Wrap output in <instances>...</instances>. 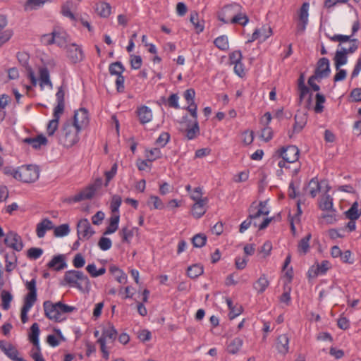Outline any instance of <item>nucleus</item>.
<instances>
[{
  "mask_svg": "<svg viewBox=\"0 0 361 361\" xmlns=\"http://www.w3.org/2000/svg\"><path fill=\"white\" fill-rule=\"evenodd\" d=\"M45 316L50 320L56 322H60L65 319L63 317V314L70 313L76 310L73 306H70L63 303L62 302H57L53 303L50 300H46L43 303Z\"/></svg>",
  "mask_w": 361,
  "mask_h": 361,
  "instance_id": "obj_1",
  "label": "nucleus"
},
{
  "mask_svg": "<svg viewBox=\"0 0 361 361\" xmlns=\"http://www.w3.org/2000/svg\"><path fill=\"white\" fill-rule=\"evenodd\" d=\"M63 281L71 287H75L80 290L89 291L90 281L82 271L78 270H68L64 274Z\"/></svg>",
  "mask_w": 361,
  "mask_h": 361,
  "instance_id": "obj_2",
  "label": "nucleus"
},
{
  "mask_svg": "<svg viewBox=\"0 0 361 361\" xmlns=\"http://www.w3.org/2000/svg\"><path fill=\"white\" fill-rule=\"evenodd\" d=\"M80 131V130H78L71 121H67L59 132V142L66 147L73 146L79 140L78 133Z\"/></svg>",
  "mask_w": 361,
  "mask_h": 361,
  "instance_id": "obj_3",
  "label": "nucleus"
},
{
  "mask_svg": "<svg viewBox=\"0 0 361 361\" xmlns=\"http://www.w3.org/2000/svg\"><path fill=\"white\" fill-rule=\"evenodd\" d=\"M15 178L24 183H32L37 180L39 176V169L36 166H21L17 169Z\"/></svg>",
  "mask_w": 361,
  "mask_h": 361,
  "instance_id": "obj_4",
  "label": "nucleus"
},
{
  "mask_svg": "<svg viewBox=\"0 0 361 361\" xmlns=\"http://www.w3.org/2000/svg\"><path fill=\"white\" fill-rule=\"evenodd\" d=\"M180 124V130L185 132V136L188 140H193L200 135V127L197 121L192 122L185 116L182 118Z\"/></svg>",
  "mask_w": 361,
  "mask_h": 361,
  "instance_id": "obj_5",
  "label": "nucleus"
},
{
  "mask_svg": "<svg viewBox=\"0 0 361 361\" xmlns=\"http://www.w3.org/2000/svg\"><path fill=\"white\" fill-rule=\"evenodd\" d=\"M254 204L255 202H253L249 208V217H250V219L254 221V226L258 227L259 230H263L269 226L272 220V218H265L261 224H258L256 221V219L262 215H268L269 211V209H257V207L255 206Z\"/></svg>",
  "mask_w": 361,
  "mask_h": 361,
  "instance_id": "obj_6",
  "label": "nucleus"
},
{
  "mask_svg": "<svg viewBox=\"0 0 361 361\" xmlns=\"http://www.w3.org/2000/svg\"><path fill=\"white\" fill-rule=\"evenodd\" d=\"M4 244L7 247L12 248L13 250L17 252L21 251L24 247L21 236L13 231H11L6 234Z\"/></svg>",
  "mask_w": 361,
  "mask_h": 361,
  "instance_id": "obj_7",
  "label": "nucleus"
},
{
  "mask_svg": "<svg viewBox=\"0 0 361 361\" xmlns=\"http://www.w3.org/2000/svg\"><path fill=\"white\" fill-rule=\"evenodd\" d=\"M279 157H282L287 163H294L299 158L300 150L295 145L282 147L278 151Z\"/></svg>",
  "mask_w": 361,
  "mask_h": 361,
  "instance_id": "obj_8",
  "label": "nucleus"
},
{
  "mask_svg": "<svg viewBox=\"0 0 361 361\" xmlns=\"http://www.w3.org/2000/svg\"><path fill=\"white\" fill-rule=\"evenodd\" d=\"M73 126L77 128L78 130H82L85 128L89 123L88 111L85 108H80L75 111L73 116V122L71 123Z\"/></svg>",
  "mask_w": 361,
  "mask_h": 361,
  "instance_id": "obj_9",
  "label": "nucleus"
},
{
  "mask_svg": "<svg viewBox=\"0 0 361 361\" xmlns=\"http://www.w3.org/2000/svg\"><path fill=\"white\" fill-rule=\"evenodd\" d=\"M94 231L87 219L80 220L77 224V234L79 239L90 238Z\"/></svg>",
  "mask_w": 361,
  "mask_h": 361,
  "instance_id": "obj_10",
  "label": "nucleus"
},
{
  "mask_svg": "<svg viewBox=\"0 0 361 361\" xmlns=\"http://www.w3.org/2000/svg\"><path fill=\"white\" fill-rule=\"evenodd\" d=\"M0 349L13 361H26L23 357H19L18 356V350L10 343H6L4 341H0Z\"/></svg>",
  "mask_w": 361,
  "mask_h": 361,
  "instance_id": "obj_11",
  "label": "nucleus"
},
{
  "mask_svg": "<svg viewBox=\"0 0 361 361\" xmlns=\"http://www.w3.org/2000/svg\"><path fill=\"white\" fill-rule=\"evenodd\" d=\"M241 9L242 6L238 4L235 3L227 5L222 9V12L219 15V19L224 23H228L230 22V20L228 19V17L231 16L232 18L238 11H240Z\"/></svg>",
  "mask_w": 361,
  "mask_h": 361,
  "instance_id": "obj_12",
  "label": "nucleus"
},
{
  "mask_svg": "<svg viewBox=\"0 0 361 361\" xmlns=\"http://www.w3.org/2000/svg\"><path fill=\"white\" fill-rule=\"evenodd\" d=\"M331 73L329 60L323 57L319 59L317 63V68L314 71V75L319 76V79L329 77Z\"/></svg>",
  "mask_w": 361,
  "mask_h": 361,
  "instance_id": "obj_13",
  "label": "nucleus"
},
{
  "mask_svg": "<svg viewBox=\"0 0 361 361\" xmlns=\"http://www.w3.org/2000/svg\"><path fill=\"white\" fill-rule=\"evenodd\" d=\"M66 49L68 57L73 63H78L84 59V54L82 49L76 44H71Z\"/></svg>",
  "mask_w": 361,
  "mask_h": 361,
  "instance_id": "obj_14",
  "label": "nucleus"
},
{
  "mask_svg": "<svg viewBox=\"0 0 361 361\" xmlns=\"http://www.w3.org/2000/svg\"><path fill=\"white\" fill-rule=\"evenodd\" d=\"M101 185V180H99L97 183H94L89 185L83 190L80 191L78 194L75 195V201H82L84 200H90L92 199L97 190L99 188Z\"/></svg>",
  "mask_w": 361,
  "mask_h": 361,
  "instance_id": "obj_15",
  "label": "nucleus"
},
{
  "mask_svg": "<svg viewBox=\"0 0 361 361\" xmlns=\"http://www.w3.org/2000/svg\"><path fill=\"white\" fill-rule=\"evenodd\" d=\"M295 123L293 125V130L288 133L289 137H291L293 134L300 133L305 126L307 121V116L305 113L297 114L295 117Z\"/></svg>",
  "mask_w": 361,
  "mask_h": 361,
  "instance_id": "obj_16",
  "label": "nucleus"
},
{
  "mask_svg": "<svg viewBox=\"0 0 361 361\" xmlns=\"http://www.w3.org/2000/svg\"><path fill=\"white\" fill-rule=\"evenodd\" d=\"M22 142L25 144H27L32 146L35 149H40L42 146L47 145L48 140L43 135H39L35 137H26L24 138Z\"/></svg>",
  "mask_w": 361,
  "mask_h": 361,
  "instance_id": "obj_17",
  "label": "nucleus"
},
{
  "mask_svg": "<svg viewBox=\"0 0 361 361\" xmlns=\"http://www.w3.org/2000/svg\"><path fill=\"white\" fill-rule=\"evenodd\" d=\"M289 338L287 334H281L278 336L276 341V348L279 353L286 355L289 349Z\"/></svg>",
  "mask_w": 361,
  "mask_h": 361,
  "instance_id": "obj_18",
  "label": "nucleus"
},
{
  "mask_svg": "<svg viewBox=\"0 0 361 361\" xmlns=\"http://www.w3.org/2000/svg\"><path fill=\"white\" fill-rule=\"evenodd\" d=\"M54 226L51 220L44 219L37 224L36 233L39 238H42L45 235L47 231L54 229Z\"/></svg>",
  "mask_w": 361,
  "mask_h": 361,
  "instance_id": "obj_19",
  "label": "nucleus"
},
{
  "mask_svg": "<svg viewBox=\"0 0 361 361\" xmlns=\"http://www.w3.org/2000/svg\"><path fill=\"white\" fill-rule=\"evenodd\" d=\"M137 114L142 124L149 123L152 119V110L147 106H142L137 108Z\"/></svg>",
  "mask_w": 361,
  "mask_h": 361,
  "instance_id": "obj_20",
  "label": "nucleus"
},
{
  "mask_svg": "<svg viewBox=\"0 0 361 361\" xmlns=\"http://www.w3.org/2000/svg\"><path fill=\"white\" fill-rule=\"evenodd\" d=\"M47 267L56 271H60L67 267L65 261V257L63 255L54 256L52 259L47 264Z\"/></svg>",
  "mask_w": 361,
  "mask_h": 361,
  "instance_id": "obj_21",
  "label": "nucleus"
},
{
  "mask_svg": "<svg viewBox=\"0 0 361 361\" xmlns=\"http://www.w3.org/2000/svg\"><path fill=\"white\" fill-rule=\"evenodd\" d=\"M26 288L29 293L26 295L24 301L35 303L37 300L36 280L33 279L30 281H27L26 283Z\"/></svg>",
  "mask_w": 361,
  "mask_h": 361,
  "instance_id": "obj_22",
  "label": "nucleus"
},
{
  "mask_svg": "<svg viewBox=\"0 0 361 361\" xmlns=\"http://www.w3.org/2000/svg\"><path fill=\"white\" fill-rule=\"evenodd\" d=\"M207 203V198L195 202L192 208V214L197 219L200 218L206 212L205 205Z\"/></svg>",
  "mask_w": 361,
  "mask_h": 361,
  "instance_id": "obj_23",
  "label": "nucleus"
},
{
  "mask_svg": "<svg viewBox=\"0 0 361 361\" xmlns=\"http://www.w3.org/2000/svg\"><path fill=\"white\" fill-rule=\"evenodd\" d=\"M39 327L37 323H34L30 327V334H29V339L30 342L36 347V349L39 350Z\"/></svg>",
  "mask_w": 361,
  "mask_h": 361,
  "instance_id": "obj_24",
  "label": "nucleus"
},
{
  "mask_svg": "<svg viewBox=\"0 0 361 361\" xmlns=\"http://www.w3.org/2000/svg\"><path fill=\"white\" fill-rule=\"evenodd\" d=\"M345 216L349 220H357L361 216V209H358L357 202H355L351 207L345 212Z\"/></svg>",
  "mask_w": 361,
  "mask_h": 361,
  "instance_id": "obj_25",
  "label": "nucleus"
},
{
  "mask_svg": "<svg viewBox=\"0 0 361 361\" xmlns=\"http://www.w3.org/2000/svg\"><path fill=\"white\" fill-rule=\"evenodd\" d=\"M243 344V341L239 337L232 339L227 345V351L230 354H236L239 352Z\"/></svg>",
  "mask_w": 361,
  "mask_h": 361,
  "instance_id": "obj_26",
  "label": "nucleus"
},
{
  "mask_svg": "<svg viewBox=\"0 0 361 361\" xmlns=\"http://www.w3.org/2000/svg\"><path fill=\"white\" fill-rule=\"evenodd\" d=\"M39 85L42 88L45 85L52 89L53 85L49 78V71L47 68H41L39 69Z\"/></svg>",
  "mask_w": 361,
  "mask_h": 361,
  "instance_id": "obj_27",
  "label": "nucleus"
},
{
  "mask_svg": "<svg viewBox=\"0 0 361 361\" xmlns=\"http://www.w3.org/2000/svg\"><path fill=\"white\" fill-rule=\"evenodd\" d=\"M334 64L336 70H339L341 66L346 64L348 56L345 50H337L334 56Z\"/></svg>",
  "mask_w": 361,
  "mask_h": 361,
  "instance_id": "obj_28",
  "label": "nucleus"
},
{
  "mask_svg": "<svg viewBox=\"0 0 361 361\" xmlns=\"http://www.w3.org/2000/svg\"><path fill=\"white\" fill-rule=\"evenodd\" d=\"M111 7L109 3L100 2L96 4V12L102 18H107L111 14Z\"/></svg>",
  "mask_w": 361,
  "mask_h": 361,
  "instance_id": "obj_29",
  "label": "nucleus"
},
{
  "mask_svg": "<svg viewBox=\"0 0 361 361\" xmlns=\"http://www.w3.org/2000/svg\"><path fill=\"white\" fill-rule=\"evenodd\" d=\"M319 207L325 212L334 209L333 207V198L328 194L324 195L320 199Z\"/></svg>",
  "mask_w": 361,
  "mask_h": 361,
  "instance_id": "obj_30",
  "label": "nucleus"
},
{
  "mask_svg": "<svg viewBox=\"0 0 361 361\" xmlns=\"http://www.w3.org/2000/svg\"><path fill=\"white\" fill-rule=\"evenodd\" d=\"M120 216L118 214L111 216L109 219V225L104 231V235H109L116 232L118 227Z\"/></svg>",
  "mask_w": 361,
  "mask_h": 361,
  "instance_id": "obj_31",
  "label": "nucleus"
},
{
  "mask_svg": "<svg viewBox=\"0 0 361 361\" xmlns=\"http://www.w3.org/2000/svg\"><path fill=\"white\" fill-rule=\"evenodd\" d=\"M53 34L55 38L54 44H56L60 47H66L67 45V37L68 35L65 32H56L53 31Z\"/></svg>",
  "mask_w": 361,
  "mask_h": 361,
  "instance_id": "obj_32",
  "label": "nucleus"
},
{
  "mask_svg": "<svg viewBox=\"0 0 361 361\" xmlns=\"http://www.w3.org/2000/svg\"><path fill=\"white\" fill-rule=\"evenodd\" d=\"M312 235L308 233L305 237L302 238L298 243V250L299 252L305 255L310 249V240Z\"/></svg>",
  "mask_w": 361,
  "mask_h": 361,
  "instance_id": "obj_33",
  "label": "nucleus"
},
{
  "mask_svg": "<svg viewBox=\"0 0 361 361\" xmlns=\"http://www.w3.org/2000/svg\"><path fill=\"white\" fill-rule=\"evenodd\" d=\"M269 281L264 274L262 275L254 285V288L259 293H263L268 287Z\"/></svg>",
  "mask_w": 361,
  "mask_h": 361,
  "instance_id": "obj_34",
  "label": "nucleus"
},
{
  "mask_svg": "<svg viewBox=\"0 0 361 361\" xmlns=\"http://www.w3.org/2000/svg\"><path fill=\"white\" fill-rule=\"evenodd\" d=\"M307 188L310 189V195L314 198L317 196L318 192L320 191L321 186L317 178H313L310 180L308 183Z\"/></svg>",
  "mask_w": 361,
  "mask_h": 361,
  "instance_id": "obj_35",
  "label": "nucleus"
},
{
  "mask_svg": "<svg viewBox=\"0 0 361 361\" xmlns=\"http://www.w3.org/2000/svg\"><path fill=\"white\" fill-rule=\"evenodd\" d=\"M249 21L247 16L245 13H242L241 11L235 13L231 19L230 23L233 24L238 23L243 26H245Z\"/></svg>",
  "mask_w": 361,
  "mask_h": 361,
  "instance_id": "obj_36",
  "label": "nucleus"
},
{
  "mask_svg": "<svg viewBox=\"0 0 361 361\" xmlns=\"http://www.w3.org/2000/svg\"><path fill=\"white\" fill-rule=\"evenodd\" d=\"M190 21L193 25L197 33L202 32L204 30V25L199 21L198 13L196 11L190 13Z\"/></svg>",
  "mask_w": 361,
  "mask_h": 361,
  "instance_id": "obj_37",
  "label": "nucleus"
},
{
  "mask_svg": "<svg viewBox=\"0 0 361 361\" xmlns=\"http://www.w3.org/2000/svg\"><path fill=\"white\" fill-rule=\"evenodd\" d=\"M117 336V331L114 326H109L108 328L104 329L102 331V335L99 338H103L106 343V339L108 338L114 341Z\"/></svg>",
  "mask_w": 361,
  "mask_h": 361,
  "instance_id": "obj_38",
  "label": "nucleus"
},
{
  "mask_svg": "<svg viewBox=\"0 0 361 361\" xmlns=\"http://www.w3.org/2000/svg\"><path fill=\"white\" fill-rule=\"evenodd\" d=\"M147 204L151 209H162L164 207L161 200L158 196L155 195H151Z\"/></svg>",
  "mask_w": 361,
  "mask_h": 361,
  "instance_id": "obj_39",
  "label": "nucleus"
},
{
  "mask_svg": "<svg viewBox=\"0 0 361 361\" xmlns=\"http://www.w3.org/2000/svg\"><path fill=\"white\" fill-rule=\"evenodd\" d=\"M203 274V267L200 264H193L188 268V276L195 279Z\"/></svg>",
  "mask_w": 361,
  "mask_h": 361,
  "instance_id": "obj_40",
  "label": "nucleus"
},
{
  "mask_svg": "<svg viewBox=\"0 0 361 361\" xmlns=\"http://www.w3.org/2000/svg\"><path fill=\"white\" fill-rule=\"evenodd\" d=\"M109 71L111 75L118 76L122 75L125 68L121 62L116 61L110 64Z\"/></svg>",
  "mask_w": 361,
  "mask_h": 361,
  "instance_id": "obj_41",
  "label": "nucleus"
},
{
  "mask_svg": "<svg viewBox=\"0 0 361 361\" xmlns=\"http://www.w3.org/2000/svg\"><path fill=\"white\" fill-rule=\"evenodd\" d=\"M1 298L2 302V308L5 310H8L11 306L10 303L13 300L12 295L6 290H3L1 293Z\"/></svg>",
  "mask_w": 361,
  "mask_h": 361,
  "instance_id": "obj_42",
  "label": "nucleus"
},
{
  "mask_svg": "<svg viewBox=\"0 0 361 361\" xmlns=\"http://www.w3.org/2000/svg\"><path fill=\"white\" fill-rule=\"evenodd\" d=\"M54 228V234L56 237H63L67 235L70 232V228L68 224H61L59 226H56Z\"/></svg>",
  "mask_w": 361,
  "mask_h": 361,
  "instance_id": "obj_43",
  "label": "nucleus"
},
{
  "mask_svg": "<svg viewBox=\"0 0 361 361\" xmlns=\"http://www.w3.org/2000/svg\"><path fill=\"white\" fill-rule=\"evenodd\" d=\"M207 242V236L204 234L198 233L196 234L192 238V243L193 246L195 247H203Z\"/></svg>",
  "mask_w": 361,
  "mask_h": 361,
  "instance_id": "obj_44",
  "label": "nucleus"
},
{
  "mask_svg": "<svg viewBox=\"0 0 361 361\" xmlns=\"http://www.w3.org/2000/svg\"><path fill=\"white\" fill-rule=\"evenodd\" d=\"M35 303L24 301V304L21 308L20 317L23 324L26 323L28 320L27 312L31 309Z\"/></svg>",
  "mask_w": 361,
  "mask_h": 361,
  "instance_id": "obj_45",
  "label": "nucleus"
},
{
  "mask_svg": "<svg viewBox=\"0 0 361 361\" xmlns=\"http://www.w3.org/2000/svg\"><path fill=\"white\" fill-rule=\"evenodd\" d=\"M214 43L216 47L221 50H226L228 48V37L225 35L216 38Z\"/></svg>",
  "mask_w": 361,
  "mask_h": 361,
  "instance_id": "obj_46",
  "label": "nucleus"
},
{
  "mask_svg": "<svg viewBox=\"0 0 361 361\" xmlns=\"http://www.w3.org/2000/svg\"><path fill=\"white\" fill-rule=\"evenodd\" d=\"M326 99L323 94L317 93L316 94V105L314 106V111L317 114L322 113L324 111L323 104L325 102Z\"/></svg>",
  "mask_w": 361,
  "mask_h": 361,
  "instance_id": "obj_47",
  "label": "nucleus"
},
{
  "mask_svg": "<svg viewBox=\"0 0 361 361\" xmlns=\"http://www.w3.org/2000/svg\"><path fill=\"white\" fill-rule=\"evenodd\" d=\"M310 4L307 2H305L302 4L300 11H299V20L300 21L308 22V10H309Z\"/></svg>",
  "mask_w": 361,
  "mask_h": 361,
  "instance_id": "obj_48",
  "label": "nucleus"
},
{
  "mask_svg": "<svg viewBox=\"0 0 361 361\" xmlns=\"http://www.w3.org/2000/svg\"><path fill=\"white\" fill-rule=\"evenodd\" d=\"M122 199L121 196L115 195L112 197L110 208L113 213L118 212L119 207L121 204Z\"/></svg>",
  "mask_w": 361,
  "mask_h": 361,
  "instance_id": "obj_49",
  "label": "nucleus"
},
{
  "mask_svg": "<svg viewBox=\"0 0 361 361\" xmlns=\"http://www.w3.org/2000/svg\"><path fill=\"white\" fill-rule=\"evenodd\" d=\"M43 254V250L39 247H31L27 250V257L37 259Z\"/></svg>",
  "mask_w": 361,
  "mask_h": 361,
  "instance_id": "obj_50",
  "label": "nucleus"
},
{
  "mask_svg": "<svg viewBox=\"0 0 361 361\" xmlns=\"http://www.w3.org/2000/svg\"><path fill=\"white\" fill-rule=\"evenodd\" d=\"M121 235L123 242L129 243L130 240L133 238L134 233L133 229H129L128 227H124L121 229Z\"/></svg>",
  "mask_w": 361,
  "mask_h": 361,
  "instance_id": "obj_51",
  "label": "nucleus"
},
{
  "mask_svg": "<svg viewBox=\"0 0 361 361\" xmlns=\"http://www.w3.org/2000/svg\"><path fill=\"white\" fill-rule=\"evenodd\" d=\"M111 240L109 238L102 237L98 242V246L104 251L109 250L111 247Z\"/></svg>",
  "mask_w": 361,
  "mask_h": 361,
  "instance_id": "obj_52",
  "label": "nucleus"
},
{
  "mask_svg": "<svg viewBox=\"0 0 361 361\" xmlns=\"http://www.w3.org/2000/svg\"><path fill=\"white\" fill-rule=\"evenodd\" d=\"M59 119L58 118H54L49 122L47 129L49 136L53 135L57 130L59 126Z\"/></svg>",
  "mask_w": 361,
  "mask_h": 361,
  "instance_id": "obj_53",
  "label": "nucleus"
},
{
  "mask_svg": "<svg viewBox=\"0 0 361 361\" xmlns=\"http://www.w3.org/2000/svg\"><path fill=\"white\" fill-rule=\"evenodd\" d=\"M327 37L333 42H345L348 41L357 42L356 39H350V36L343 35H334V36L327 35Z\"/></svg>",
  "mask_w": 361,
  "mask_h": 361,
  "instance_id": "obj_54",
  "label": "nucleus"
},
{
  "mask_svg": "<svg viewBox=\"0 0 361 361\" xmlns=\"http://www.w3.org/2000/svg\"><path fill=\"white\" fill-rule=\"evenodd\" d=\"M85 264V259L80 253H78L75 255L73 259V265L75 268L79 269L84 267Z\"/></svg>",
  "mask_w": 361,
  "mask_h": 361,
  "instance_id": "obj_55",
  "label": "nucleus"
},
{
  "mask_svg": "<svg viewBox=\"0 0 361 361\" xmlns=\"http://www.w3.org/2000/svg\"><path fill=\"white\" fill-rule=\"evenodd\" d=\"M147 161H152L161 157V152L159 148H154L146 152Z\"/></svg>",
  "mask_w": 361,
  "mask_h": 361,
  "instance_id": "obj_56",
  "label": "nucleus"
},
{
  "mask_svg": "<svg viewBox=\"0 0 361 361\" xmlns=\"http://www.w3.org/2000/svg\"><path fill=\"white\" fill-rule=\"evenodd\" d=\"M142 60L140 56L130 55V66L133 69H139L142 66Z\"/></svg>",
  "mask_w": 361,
  "mask_h": 361,
  "instance_id": "obj_57",
  "label": "nucleus"
},
{
  "mask_svg": "<svg viewBox=\"0 0 361 361\" xmlns=\"http://www.w3.org/2000/svg\"><path fill=\"white\" fill-rule=\"evenodd\" d=\"M170 139V135L169 133L164 132L160 134L159 137L156 140V144L160 147H164Z\"/></svg>",
  "mask_w": 361,
  "mask_h": 361,
  "instance_id": "obj_58",
  "label": "nucleus"
},
{
  "mask_svg": "<svg viewBox=\"0 0 361 361\" xmlns=\"http://www.w3.org/2000/svg\"><path fill=\"white\" fill-rule=\"evenodd\" d=\"M17 58H18V60L19 61V63L24 67H25L26 68H27V67H30L29 65H28V61H29V54L26 52H18L17 54Z\"/></svg>",
  "mask_w": 361,
  "mask_h": 361,
  "instance_id": "obj_59",
  "label": "nucleus"
},
{
  "mask_svg": "<svg viewBox=\"0 0 361 361\" xmlns=\"http://www.w3.org/2000/svg\"><path fill=\"white\" fill-rule=\"evenodd\" d=\"M322 218L325 219L328 224H333L336 221V210L327 211L326 214H323Z\"/></svg>",
  "mask_w": 361,
  "mask_h": 361,
  "instance_id": "obj_60",
  "label": "nucleus"
},
{
  "mask_svg": "<svg viewBox=\"0 0 361 361\" xmlns=\"http://www.w3.org/2000/svg\"><path fill=\"white\" fill-rule=\"evenodd\" d=\"M117 171V164L115 163L111 166V169L105 172V176H106V183L105 185L106 186L109 183V182L115 176Z\"/></svg>",
  "mask_w": 361,
  "mask_h": 361,
  "instance_id": "obj_61",
  "label": "nucleus"
},
{
  "mask_svg": "<svg viewBox=\"0 0 361 361\" xmlns=\"http://www.w3.org/2000/svg\"><path fill=\"white\" fill-rule=\"evenodd\" d=\"M61 13L64 16L69 18L72 20H76L75 15L71 11L69 3L63 5Z\"/></svg>",
  "mask_w": 361,
  "mask_h": 361,
  "instance_id": "obj_62",
  "label": "nucleus"
},
{
  "mask_svg": "<svg viewBox=\"0 0 361 361\" xmlns=\"http://www.w3.org/2000/svg\"><path fill=\"white\" fill-rule=\"evenodd\" d=\"M272 136L273 132L271 128H269V126H265L262 130L261 137H262V139L265 142H268L272 138Z\"/></svg>",
  "mask_w": 361,
  "mask_h": 361,
  "instance_id": "obj_63",
  "label": "nucleus"
},
{
  "mask_svg": "<svg viewBox=\"0 0 361 361\" xmlns=\"http://www.w3.org/2000/svg\"><path fill=\"white\" fill-rule=\"evenodd\" d=\"M229 60L231 64L240 62L242 60V54L240 51H234L229 55Z\"/></svg>",
  "mask_w": 361,
  "mask_h": 361,
  "instance_id": "obj_64",
  "label": "nucleus"
}]
</instances>
